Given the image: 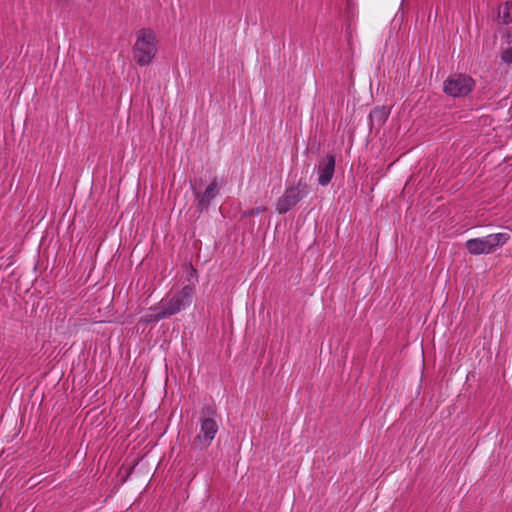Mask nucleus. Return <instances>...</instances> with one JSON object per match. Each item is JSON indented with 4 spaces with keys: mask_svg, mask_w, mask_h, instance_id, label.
<instances>
[{
    "mask_svg": "<svg viewBox=\"0 0 512 512\" xmlns=\"http://www.w3.org/2000/svg\"><path fill=\"white\" fill-rule=\"evenodd\" d=\"M132 54L139 66H147L153 62L157 55V39L152 29L142 28L136 32Z\"/></svg>",
    "mask_w": 512,
    "mask_h": 512,
    "instance_id": "obj_1",
    "label": "nucleus"
},
{
    "mask_svg": "<svg viewBox=\"0 0 512 512\" xmlns=\"http://www.w3.org/2000/svg\"><path fill=\"white\" fill-rule=\"evenodd\" d=\"M216 414V408L212 405H207L201 409L200 432L192 442L195 448L204 449L211 445L218 432V424L214 419Z\"/></svg>",
    "mask_w": 512,
    "mask_h": 512,
    "instance_id": "obj_2",
    "label": "nucleus"
},
{
    "mask_svg": "<svg viewBox=\"0 0 512 512\" xmlns=\"http://www.w3.org/2000/svg\"><path fill=\"white\" fill-rule=\"evenodd\" d=\"M194 287L185 285L178 293L163 298L158 305L152 306L150 310L161 309L165 317L173 316L189 307L193 301Z\"/></svg>",
    "mask_w": 512,
    "mask_h": 512,
    "instance_id": "obj_3",
    "label": "nucleus"
},
{
    "mask_svg": "<svg viewBox=\"0 0 512 512\" xmlns=\"http://www.w3.org/2000/svg\"><path fill=\"white\" fill-rule=\"evenodd\" d=\"M509 239L506 233L490 234L482 238H473L466 241L465 246L472 255L488 254L497 247L503 246Z\"/></svg>",
    "mask_w": 512,
    "mask_h": 512,
    "instance_id": "obj_4",
    "label": "nucleus"
},
{
    "mask_svg": "<svg viewBox=\"0 0 512 512\" xmlns=\"http://www.w3.org/2000/svg\"><path fill=\"white\" fill-rule=\"evenodd\" d=\"M309 193L307 183L300 179L294 186L287 187L276 203V211L279 214H285L294 208Z\"/></svg>",
    "mask_w": 512,
    "mask_h": 512,
    "instance_id": "obj_5",
    "label": "nucleus"
},
{
    "mask_svg": "<svg viewBox=\"0 0 512 512\" xmlns=\"http://www.w3.org/2000/svg\"><path fill=\"white\" fill-rule=\"evenodd\" d=\"M475 87V80L467 74H452L443 82V91L451 97H466Z\"/></svg>",
    "mask_w": 512,
    "mask_h": 512,
    "instance_id": "obj_6",
    "label": "nucleus"
},
{
    "mask_svg": "<svg viewBox=\"0 0 512 512\" xmlns=\"http://www.w3.org/2000/svg\"><path fill=\"white\" fill-rule=\"evenodd\" d=\"M191 188L197 200V207L200 212L209 208L211 201L218 195L219 192V185L216 177L211 181L204 192L198 191L193 183H191Z\"/></svg>",
    "mask_w": 512,
    "mask_h": 512,
    "instance_id": "obj_7",
    "label": "nucleus"
},
{
    "mask_svg": "<svg viewBox=\"0 0 512 512\" xmlns=\"http://www.w3.org/2000/svg\"><path fill=\"white\" fill-rule=\"evenodd\" d=\"M336 159L333 154L324 156L316 166L318 174V184L325 187L333 179L335 173Z\"/></svg>",
    "mask_w": 512,
    "mask_h": 512,
    "instance_id": "obj_8",
    "label": "nucleus"
},
{
    "mask_svg": "<svg viewBox=\"0 0 512 512\" xmlns=\"http://www.w3.org/2000/svg\"><path fill=\"white\" fill-rule=\"evenodd\" d=\"M389 113V110L385 106L375 107L369 114L371 125H384L389 117Z\"/></svg>",
    "mask_w": 512,
    "mask_h": 512,
    "instance_id": "obj_9",
    "label": "nucleus"
},
{
    "mask_svg": "<svg viewBox=\"0 0 512 512\" xmlns=\"http://www.w3.org/2000/svg\"><path fill=\"white\" fill-rule=\"evenodd\" d=\"M152 313H147L145 315H143L140 319V322H143L145 324H149V323H153V322H158L165 317V315H163V311L161 309H157V310H151Z\"/></svg>",
    "mask_w": 512,
    "mask_h": 512,
    "instance_id": "obj_10",
    "label": "nucleus"
},
{
    "mask_svg": "<svg viewBox=\"0 0 512 512\" xmlns=\"http://www.w3.org/2000/svg\"><path fill=\"white\" fill-rule=\"evenodd\" d=\"M501 17L505 24L512 23V1L505 3Z\"/></svg>",
    "mask_w": 512,
    "mask_h": 512,
    "instance_id": "obj_11",
    "label": "nucleus"
},
{
    "mask_svg": "<svg viewBox=\"0 0 512 512\" xmlns=\"http://www.w3.org/2000/svg\"><path fill=\"white\" fill-rule=\"evenodd\" d=\"M266 210H267V208L265 206L256 207V208H252V209L246 211L245 215L253 217V216H257V215L265 212Z\"/></svg>",
    "mask_w": 512,
    "mask_h": 512,
    "instance_id": "obj_12",
    "label": "nucleus"
},
{
    "mask_svg": "<svg viewBox=\"0 0 512 512\" xmlns=\"http://www.w3.org/2000/svg\"><path fill=\"white\" fill-rule=\"evenodd\" d=\"M502 60L505 63L512 64V47L505 51L502 55Z\"/></svg>",
    "mask_w": 512,
    "mask_h": 512,
    "instance_id": "obj_13",
    "label": "nucleus"
}]
</instances>
